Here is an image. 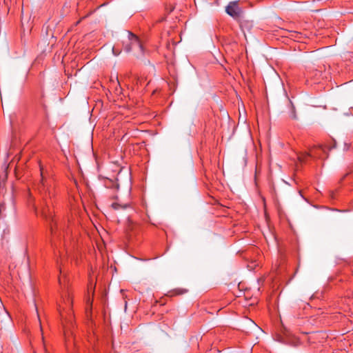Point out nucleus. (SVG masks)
I'll use <instances>...</instances> for the list:
<instances>
[{"instance_id":"f257e3e1","label":"nucleus","mask_w":353,"mask_h":353,"mask_svg":"<svg viewBox=\"0 0 353 353\" xmlns=\"http://www.w3.org/2000/svg\"><path fill=\"white\" fill-rule=\"evenodd\" d=\"M41 182L38 185V192L41 199V212L42 215L48 219L47 212L49 208V200L54 196V189L52 186V180L47 179L43 176V168L40 165Z\"/></svg>"},{"instance_id":"f03ea898","label":"nucleus","mask_w":353,"mask_h":353,"mask_svg":"<svg viewBox=\"0 0 353 353\" xmlns=\"http://www.w3.org/2000/svg\"><path fill=\"white\" fill-rule=\"evenodd\" d=\"M128 41L123 44V49L126 52H130L133 50L138 49L141 53H143V46L141 43L139 38L132 33L128 32Z\"/></svg>"},{"instance_id":"7ed1b4c3","label":"nucleus","mask_w":353,"mask_h":353,"mask_svg":"<svg viewBox=\"0 0 353 353\" xmlns=\"http://www.w3.org/2000/svg\"><path fill=\"white\" fill-rule=\"evenodd\" d=\"M239 1H230L225 8L226 13L234 19H239L242 14V9L239 6Z\"/></svg>"},{"instance_id":"20e7f679","label":"nucleus","mask_w":353,"mask_h":353,"mask_svg":"<svg viewBox=\"0 0 353 353\" xmlns=\"http://www.w3.org/2000/svg\"><path fill=\"white\" fill-rule=\"evenodd\" d=\"M72 296L69 291L62 297L61 301L59 303V306L62 309L70 308L72 307Z\"/></svg>"},{"instance_id":"39448f33","label":"nucleus","mask_w":353,"mask_h":353,"mask_svg":"<svg viewBox=\"0 0 353 353\" xmlns=\"http://www.w3.org/2000/svg\"><path fill=\"white\" fill-rule=\"evenodd\" d=\"M289 37L295 41L303 42V34L298 31H290Z\"/></svg>"},{"instance_id":"423d86ee","label":"nucleus","mask_w":353,"mask_h":353,"mask_svg":"<svg viewBox=\"0 0 353 353\" xmlns=\"http://www.w3.org/2000/svg\"><path fill=\"white\" fill-rule=\"evenodd\" d=\"M50 232H51V235H52V243H54L55 239L58 238V236L57 235V232L55 230L56 227H57V223H54V220L52 218L51 222L50 223Z\"/></svg>"},{"instance_id":"0eeeda50","label":"nucleus","mask_w":353,"mask_h":353,"mask_svg":"<svg viewBox=\"0 0 353 353\" xmlns=\"http://www.w3.org/2000/svg\"><path fill=\"white\" fill-rule=\"evenodd\" d=\"M130 206L129 204L125 203H119L118 202H114L111 204V208L115 210H125L128 208Z\"/></svg>"},{"instance_id":"6e6552de","label":"nucleus","mask_w":353,"mask_h":353,"mask_svg":"<svg viewBox=\"0 0 353 353\" xmlns=\"http://www.w3.org/2000/svg\"><path fill=\"white\" fill-rule=\"evenodd\" d=\"M289 101V106H290V117L292 119H296L297 115L296 112V108L292 103V101L288 99Z\"/></svg>"},{"instance_id":"1a4fd4ad","label":"nucleus","mask_w":353,"mask_h":353,"mask_svg":"<svg viewBox=\"0 0 353 353\" xmlns=\"http://www.w3.org/2000/svg\"><path fill=\"white\" fill-rule=\"evenodd\" d=\"M188 292V290L186 289H182V288H176L173 290L172 292H170V296H174V295H181L186 293Z\"/></svg>"},{"instance_id":"9d476101","label":"nucleus","mask_w":353,"mask_h":353,"mask_svg":"<svg viewBox=\"0 0 353 353\" xmlns=\"http://www.w3.org/2000/svg\"><path fill=\"white\" fill-rule=\"evenodd\" d=\"M105 185L108 188H114L117 190L119 189V185L112 180L107 181L105 182Z\"/></svg>"},{"instance_id":"9b49d317","label":"nucleus","mask_w":353,"mask_h":353,"mask_svg":"<svg viewBox=\"0 0 353 353\" xmlns=\"http://www.w3.org/2000/svg\"><path fill=\"white\" fill-rule=\"evenodd\" d=\"M156 304L154 305V307H158V306H163L165 305V299L163 298V299H161L159 301H156Z\"/></svg>"},{"instance_id":"f8f14e48","label":"nucleus","mask_w":353,"mask_h":353,"mask_svg":"<svg viewBox=\"0 0 353 353\" xmlns=\"http://www.w3.org/2000/svg\"><path fill=\"white\" fill-rule=\"evenodd\" d=\"M112 52L115 56H117L120 54V51L117 50L114 47L112 48Z\"/></svg>"},{"instance_id":"ddd939ff","label":"nucleus","mask_w":353,"mask_h":353,"mask_svg":"<svg viewBox=\"0 0 353 353\" xmlns=\"http://www.w3.org/2000/svg\"><path fill=\"white\" fill-rule=\"evenodd\" d=\"M248 24H249V21L241 22L240 26L241 28H243L244 26H245L246 25H248Z\"/></svg>"},{"instance_id":"4468645a","label":"nucleus","mask_w":353,"mask_h":353,"mask_svg":"<svg viewBox=\"0 0 353 353\" xmlns=\"http://www.w3.org/2000/svg\"><path fill=\"white\" fill-rule=\"evenodd\" d=\"M284 329V332H283V334L285 335V336H288V330H286L285 327H283Z\"/></svg>"},{"instance_id":"2eb2a0df","label":"nucleus","mask_w":353,"mask_h":353,"mask_svg":"<svg viewBox=\"0 0 353 353\" xmlns=\"http://www.w3.org/2000/svg\"><path fill=\"white\" fill-rule=\"evenodd\" d=\"M277 340H278L279 341H280V342H283V339H282V338H281V336H278V339H277Z\"/></svg>"},{"instance_id":"dca6fc26","label":"nucleus","mask_w":353,"mask_h":353,"mask_svg":"<svg viewBox=\"0 0 353 353\" xmlns=\"http://www.w3.org/2000/svg\"><path fill=\"white\" fill-rule=\"evenodd\" d=\"M37 317H38V319H39V322L41 323V321H40V314H39L38 310H37Z\"/></svg>"},{"instance_id":"f3484780","label":"nucleus","mask_w":353,"mask_h":353,"mask_svg":"<svg viewBox=\"0 0 353 353\" xmlns=\"http://www.w3.org/2000/svg\"><path fill=\"white\" fill-rule=\"evenodd\" d=\"M124 309H127V301H125V308Z\"/></svg>"},{"instance_id":"a211bd4d","label":"nucleus","mask_w":353,"mask_h":353,"mask_svg":"<svg viewBox=\"0 0 353 353\" xmlns=\"http://www.w3.org/2000/svg\"><path fill=\"white\" fill-rule=\"evenodd\" d=\"M5 312L10 316V314L8 313L7 310H5Z\"/></svg>"},{"instance_id":"6ab92c4d","label":"nucleus","mask_w":353,"mask_h":353,"mask_svg":"<svg viewBox=\"0 0 353 353\" xmlns=\"http://www.w3.org/2000/svg\"><path fill=\"white\" fill-rule=\"evenodd\" d=\"M38 307H39V306H38L37 305H35V307H36V309H38Z\"/></svg>"},{"instance_id":"aec40b11","label":"nucleus","mask_w":353,"mask_h":353,"mask_svg":"<svg viewBox=\"0 0 353 353\" xmlns=\"http://www.w3.org/2000/svg\"><path fill=\"white\" fill-rule=\"evenodd\" d=\"M219 309L222 310V309H223V307H219Z\"/></svg>"},{"instance_id":"412c9836","label":"nucleus","mask_w":353,"mask_h":353,"mask_svg":"<svg viewBox=\"0 0 353 353\" xmlns=\"http://www.w3.org/2000/svg\"><path fill=\"white\" fill-rule=\"evenodd\" d=\"M300 161H303L301 157H299Z\"/></svg>"},{"instance_id":"4be33fe9","label":"nucleus","mask_w":353,"mask_h":353,"mask_svg":"<svg viewBox=\"0 0 353 353\" xmlns=\"http://www.w3.org/2000/svg\"><path fill=\"white\" fill-rule=\"evenodd\" d=\"M321 149H322V150H323V151H325L324 148H322V147H321Z\"/></svg>"},{"instance_id":"5701e85b","label":"nucleus","mask_w":353,"mask_h":353,"mask_svg":"<svg viewBox=\"0 0 353 353\" xmlns=\"http://www.w3.org/2000/svg\"><path fill=\"white\" fill-rule=\"evenodd\" d=\"M252 305H253V303H250V304L249 305V306H252Z\"/></svg>"},{"instance_id":"b1692460","label":"nucleus","mask_w":353,"mask_h":353,"mask_svg":"<svg viewBox=\"0 0 353 353\" xmlns=\"http://www.w3.org/2000/svg\"><path fill=\"white\" fill-rule=\"evenodd\" d=\"M88 302H90L91 303V301L90 300V299H88Z\"/></svg>"}]
</instances>
